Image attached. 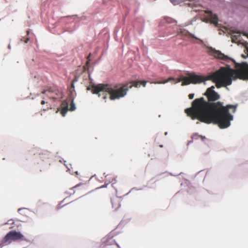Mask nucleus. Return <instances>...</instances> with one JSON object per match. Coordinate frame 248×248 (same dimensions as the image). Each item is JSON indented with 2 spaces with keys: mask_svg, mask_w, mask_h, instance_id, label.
<instances>
[{
  "mask_svg": "<svg viewBox=\"0 0 248 248\" xmlns=\"http://www.w3.org/2000/svg\"><path fill=\"white\" fill-rule=\"evenodd\" d=\"M214 86L208 88L204 95L208 102L203 97L195 99L191 107L185 109V113L192 120L197 119L206 124H217L220 128L228 127L230 122L233 119L231 113L235 112L237 105H227L223 106L220 102L215 101L219 99V95L214 91Z\"/></svg>",
  "mask_w": 248,
  "mask_h": 248,
  "instance_id": "nucleus-1",
  "label": "nucleus"
},
{
  "mask_svg": "<svg viewBox=\"0 0 248 248\" xmlns=\"http://www.w3.org/2000/svg\"><path fill=\"white\" fill-rule=\"evenodd\" d=\"M129 83L123 85L117 90L113 89L111 86L108 84H99L96 85H93L92 92L93 94H98L100 97L102 96L104 99H106L108 96V93L109 94L110 100H115L124 97L127 93L129 88Z\"/></svg>",
  "mask_w": 248,
  "mask_h": 248,
  "instance_id": "nucleus-2",
  "label": "nucleus"
},
{
  "mask_svg": "<svg viewBox=\"0 0 248 248\" xmlns=\"http://www.w3.org/2000/svg\"><path fill=\"white\" fill-rule=\"evenodd\" d=\"M236 70L231 68H221L218 71L214 73L208 79H211L216 83L217 88L226 87L232 84V79H240V73L237 63L235 64Z\"/></svg>",
  "mask_w": 248,
  "mask_h": 248,
  "instance_id": "nucleus-3",
  "label": "nucleus"
},
{
  "mask_svg": "<svg viewBox=\"0 0 248 248\" xmlns=\"http://www.w3.org/2000/svg\"><path fill=\"white\" fill-rule=\"evenodd\" d=\"M208 80L205 77L199 76L196 74H191L188 77H184L183 78H178L176 82L182 81V85H188L192 84L201 83Z\"/></svg>",
  "mask_w": 248,
  "mask_h": 248,
  "instance_id": "nucleus-4",
  "label": "nucleus"
},
{
  "mask_svg": "<svg viewBox=\"0 0 248 248\" xmlns=\"http://www.w3.org/2000/svg\"><path fill=\"white\" fill-rule=\"evenodd\" d=\"M24 236L20 232L15 231L9 232L2 240L3 243L10 244L12 241L22 239Z\"/></svg>",
  "mask_w": 248,
  "mask_h": 248,
  "instance_id": "nucleus-5",
  "label": "nucleus"
},
{
  "mask_svg": "<svg viewBox=\"0 0 248 248\" xmlns=\"http://www.w3.org/2000/svg\"><path fill=\"white\" fill-rule=\"evenodd\" d=\"M240 73V79L245 80L248 79V64L246 62L237 63Z\"/></svg>",
  "mask_w": 248,
  "mask_h": 248,
  "instance_id": "nucleus-6",
  "label": "nucleus"
},
{
  "mask_svg": "<svg viewBox=\"0 0 248 248\" xmlns=\"http://www.w3.org/2000/svg\"><path fill=\"white\" fill-rule=\"evenodd\" d=\"M206 13L208 14L206 17L204 18V19L206 22H210L211 23L215 25L217 27L218 26V18L216 15L213 14L211 11H207Z\"/></svg>",
  "mask_w": 248,
  "mask_h": 248,
  "instance_id": "nucleus-7",
  "label": "nucleus"
},
{
  "mask_svg": "<svg viewBox=\"0 0 248 248\" xmlns=\"http://www.w3.org/2000/svg\"><path fill=\"white\" fill-rule=\"evenodd\" d=\"M105 183H107V184L111 183V186L114 188L116 190L119 187V184L118 183L116 178L112 174H108L106 176Z\"/></svg>",
  "mask_w": 248,
  "mask_h": 248,
  "instance_id": "nucleus-8",
  "label": "nucleus"
},
{
  "mask_svg": "<svg viewBox=\"0 0 248 248\" xmlns=\"http://www.w3.org/2000/svg\"><path fill=\"white\" fill-rule=\"evenodd\" d=\"M213 55L215 56V57L223 61L231 60V59L228 56L225 55L224 54L222 53L220 51L218 50H214L213 51Z\"/></svg>",
  "mask_w": 248,
  "mask_h": 248,
  "instance_id": "nucleus-9",
  "label": "nucleus"
},
{
  "mask_svg": "<svg viewBox=\"0 0 248 248\" xmlns=\"http://www.w3.org/2000/svg\"><path fill=\"white\" fill-rule=\"evenodd\" d=\"M112 207L114 210H116L121 206L120 200L117 197L111 199Z\"/></svg>",
  "mask_w": 248,
  "mask_h": 248,
  "instance_id": "nucleus-10",
  "label": "nucleus"
},
{
  "mask_svg": "<svg viewBox=\"0 0 248 248\" xmlns=\"http://www.w3.org/2000/svg\"><path fill=\"white\" fill-rule=\"evenodd\" d=\"M147 82L144 80L142 81H132L129 82V88H131L133 86L137 87L139 84H141L143 87H145Z\"/></svg>",
  "mask_w": 248,
  "mask_h": 248,
  "instance_id": "nucleus-11",
  "label": "nucleus"
},
{
  "mask_svg": "<svg viewBox=\"0 0 248 248\" xmlns=\"http://www.w3.org/2000/svg\"><path fill=\"white\" fill-rule=\"evenodd\" d=\"M231 34L232 36V42L236 43L237 41H239V39L241 37L239 32H235L234 31H232Z\"/></svg>",
  "mask_w": 248,
  "mask_h": 248,
  "instance_id": "nucleus-12",
  "label": "nucleus"
},
{
  "mask_svg": "<svg viewBox=\"0 0 248 248\" xmlns=\"http://www.w3.org/2000/svg\"><path fill=\"white\" fill-rule=\"evenodd\" d=\"M41 104L42 105H45V104H46V106H44L43 107L42 110H43V111H47L49 109H51V106L48 103V102H45L44 100H42L41 102Z\"/></svg>",
  "mask_w": 248,
  "mask_h": 248,
  "instance_id": "nucleus-13",
  "label": "nucleus"
},
{
  "mask_svg": "<svg viewBox=\"0 0 248 248\" xmlns=\"http://www.w3.org/2000/svg\"><path fill=\"white\" fill-rule=\"evenodd\" d=\"M68 104L66 103L65 106L63 107L61 111V113L62 116H64L68 111Z\"/></svg>",
  "mask_w": 248,
  "mask_h": 248,
  "instance_id": "nucleus-14",
  "label": "nucleus"
},
{
  "mask_svg": "<svg viewBox=\"0 0 248 248\" xmlns=\"http://www.w3.org/2000/svg\"><path fill=\"white\" fill-rule=\"evenodd\" d=\"M174 78H172V77H170L168 79H167V80H163V81H156V82H154V83L155 84H165V83H166L167 82H168L169 81L171 80H174Z\"/></svg>",
  "mask_w": 248,
  "mask_h": 248,
  "instance_id": "nucleus-15",
  "label": "nucleus"
},
{
  "mask_svg": "<svg viewBox=\"0 0 248 248\" xmlns=\"http://www.w3.org/2000/svg\"><path fill=\"white\" fill-rule=\"evenodd\" d=\"M114 244H116L117 246L119 248V246L115 242L114 240L112 239H108L105 241V245H108L109 244L112 245Z\"/></svg>",
  "mask_w": 248,
  "mask_h": 248,
  "instance_id": "nucleus-16",
  "label": "nucleus"
},
{
  "mask_svg": "<svg viewBox=\"0 0 248 248\" xmlns=\"http://www.w3.org/2000/svg\"><path fill=\"white\" fill-rule=\"evenodd\" d=\"M91 55V53H90V54L87 58V62L86 63L85 65L84 66V68L85 70L88 69V68L89 67L90 62L91 61V59H90Z\"/></svg>",
  "mask_w": 248,
  "mask_h": 248,
  "instance_id": "nucleus-17",
  "label": "nucleus"
},
{
  "mask_svg": "<svg viewBox=\"0 0 248 248\" xmlns=\"http://www.w3.org/2000/svg\"><path fill=\"white\" fill-rule=\"evenodd\" d=\"M76 109V106L75 104L74 103L73 100H72L70 106V109L69 110L71 111H73Z\"/></svg>",
  "mask_w": 248,
  "mask_h": 248,
  "instance_id": "nucleus-18",
  "label": "nucleus"
},
{
  "mask_svg": "<svg viewBox=\"0 0 248 248\" xmlns=\"http://www.w3.org/2000/svg\"><path fill=\"white\" fill-rule=\"evenodd\" d=\"M74 82H72L71 87L69 89V91L71 93V94L73 93L74 92H75V86H74Z\"/></svg>",
  "mask_w": 248,
  "mask_h": 248,
  "instance_id": "nucleus-19",
  "label": "nucleus"
},
{
  "mask_svg": "<svg viewBox=\"0 0 248 248\" xmlns=\"http://www.w3.org/2000/svg\"><path fill=\"white\" fill-rule=\"evenodd\" d=\"M21 41H23L24 42V43H27L29 40V38L28 37H27V38H23L21 39Z\"/></svg>",
  "mask_w": 248,
  "mask_h": 248,
  "instance_id": "nucleus-20",
  "label": "nucleus"
},
{
  "mask_svg": "<svg viewBox=\"0 0 248 248\" xmlns=\"http://www.w3.org/2000/svg\"><path fill=\"white\" fill-rule=\"evenodd\" d=\"M194 94H193V93H190L188 95V98L190 99H192L194 98Z\"/></svg>",
  "mask_w": 248,
  "mask_h": 248,
  "instance_id": "nucleus-21",
  "label": "nucleus"
},
{
  "mask_svg": "<svg viewBox=\"0 0 248 248\" xmlns=\"http://www.w3.org/2000/svg\"><path fill=\"white\" fill-rule=\"evenodd\" d=\"M186 33L189 34V35L191 37L193 38H196V39H197V38H196V37L194 36V35H193V34H191V33H189V32H186V33L185 34L186 35Z\"/></svg>",
  "mask_w": 248,
  "mask_h": 248,
  "instance_id": "nucleus-22",
  "label": "nucleus"
},
{
  "mask_svg": "<svg viewBox=\"0 0 248 248\" xmlns=\"http://www.w3.org/2000/svg\"><path fill=\"white\" fill-rule=\"evenodd\" d=\"M7 244H6V243H3L1 241L0 243V248H1L4 245H7Z\"/></svg>",
  "mask_w": 248,
  "mask_h": 248,
  "instance_id": "nucleus-23",
  "label": "nucleus"
},
{
  "mask_svg": "<svg viewBox=\"0 0 248 248\" xmlns=\"http://www.w3.org/2000/svg\"><path fill=\"white\" fill-rule=\"evenodd\" d=\"M78 80V78L77 77H76L74 79H73V80L72 81V82H74V83L76 82H77Z\"/></svg>",
  "mask_w": 248,
  "mask_h": 248,
  "instance_id": "nucleus-24",
  "label": "nucleus"
},
{
  "mask_svg": "<svg viewBox=\"0 0 248 248\" xmlns=\"http://www.w3.org/2000/svg\"><path fill=\"white\" fill-rule=\"evenodd\" d=\"M30 33V31H27V35H28Z\"/></svg>",
  "mask_w": 248,
  "mask_h": 248,
  "instance_id": "nucleus-25",
  "label": "nucleus"
},
{
  "mask_svg": "<svg viewBox=\"0 0 248 248\" xmlns=\"http://www.w3.org/2000/svg\"><path fill=\"white\" fill-rule=\"evenodd\" d=\"M87 90H90V87H88L87 88Z\"/></svg>",
  "mask_w": 248,
  "mask_h": 248,
  "instance_id": "nucleus-26",
  "label": "nucleus"
},
{
  "mask_svg": "<svg viewBox=\"0 0 248 248\" xmlns=\"http://www.w3.org/2000/svg\"><path fill=\"white\" fill-rule=\"evenodd\" d=\"M75 173H76L77 175L78 174V171H76Z\"/></svg>",
  "mask_w": 248,
  "mask_h": 248,
  "instance_id": "nucleus-27",
  "label": "nucleus"
},
{
  "mask_svg": "<svg viewBox=\"0 0 248 248\" xmlns=\"http://www.w3.org/2000/svg\"><path fill=\"white\" fill-rule=\"evenodd\" d=\"M78 185H77V186H76L75 187V188H77V187H78Z\"/></svg>",
  "mask_w": 248,
  "mask_h": 248,
  "instance_id": "nucleus-28",
  "label": "nucleus"
},
{
  "mask_svg": "<svg viewBox=\"0 0 248 248\" xmlns=\"http://www.w3.org/2000/svg\"><path fill=\"white\" fill-rule=\"evenodd\" d=\"M174 0H171V1H172V3H174V1H173Z\"/></svg>",
  "mask_w": 248,
  "mask_h": 248,
  "instance_id": "nucleus-29",
  "label": "nucleus"
},
{
  "mask_svg": "<svg viewBox=\"0 0 248 248\" xmlns=\"http://www.w3.org/2000/svg\"><path fill=\"white\" fill-rule=\"evenodd\" d=\"M162 146H163L162 145H160V147H162Z\"/></svg>",
  "mask_w": 248,
  "mask_h": 248,
  "instance_id": "nucleus-30",
  "label": "nucleus"
}]
</instances>
